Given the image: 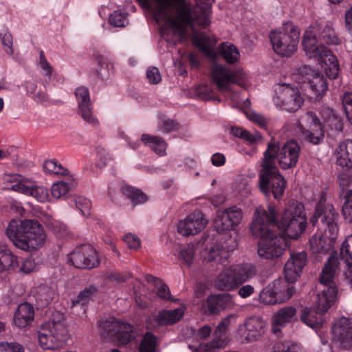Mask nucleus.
Here are the masks:
<instances>
[{"label":"nucleus","instance_id":"obj_1","mask_svg":"<svg viewBox=\"0 0 352 352\" xmlns=\"http://www.w3.org/2000/svg\"><path fill=\"white\" fill-rule=\"evenodd\" d=\"M300 153V147L296 141L289 140L280 146L278 140L271 138L263 153L258 181L259 188L266 197L272 194L275 199L280 197L286 186V181L280 174L276 160L283 169H290L296 166Z\"/></svg>","mask_w":352,"mask_h":352},{"label":"nucleus","instance_id":"obj_2","mask_svg":"<svg viewBox=\"0 0 352 352\" xmlns=\"http://www.w3.org/2000/svg\"><path fill=\"white\" fill-rule=\"evenodd\" d=\"M145 7H152L157 21H164L183 35L186 28L195 25L205 28L210 23L214 0H196L192 8L183 0H138Z\"/></svg>","mask_w":352,"mask_h":352},{"label":"nucleus","instance_id":"obj_3","mask_svg":"<svg viewBox=\"0 0 352 352\" xmlns=\"http://www.w3.org/2000/svg\"><path fill=\"white\" fill-rule=\"evenodd\" d=\"M256 217L250 226L252 234L260 238L258 254L261 258L274 259L281 256L286 250V241L280 234L271 230L270 223H276V210L269 206L267 210L256 209Z\"/></svg>","mask_w":352,"mask_h":352},{"label":"nucleus","instance_id":"obj_4","mask_svg":"<svg viewBox=\"0 0 352 352\" xmlns=\"http://www.w3.org/2000/svg\"><path fill=\"white\" fill-rule=\"evenodd\" d=\"M8 237L18 248L32 251L42 247L46 234L42 226L35 220H12L6 229Z\"/></svg>","mask_w":352,"mask_h":352},{"label":"nucleus","instance_id":"obj_5","mask_svg":"<svg viewBox=\"0 0 352 352\" xmlns=\"http://www.w3.org/2000/svg\"><path fill=\"white\" fill-rule=\"evenodd\" d=\"M338 267V258L335 255H331L324 263L320 274V283L324 288L318 293L314 306L322 312L325 313L336 300L337 289L334 278Z\"/></svg>","mask_w":352,"mask_h":352},{"label":"nucleus","instance_id":"obj_6","mask_svg":"<svg viewBox=\"0 0 352 352\" xmlns=\"http://www.w3.org/2000/svg\"><path fill=\"white\" fill-rule=\"evenodd\" d=\"M276 219L277 214L275 215ZM272 227H278L291 239H296L305 230L307 218L304 206L297 201H289L280 221L270 223Z\"/></svg>","mask_w":352,"mask_h":352},{"label":"nucleus","instance_id":"obj_7","mask_svg":"<svg viewBox=\"0 0 352 352\" xmlns=\"http://www.w3.org/2000/svg\"><path fill=\"white\" fill-rule=\"evenodd\" d=\"M300 32L292 23H287L270 35L274 51L282 56L289 57L296 52L299 42Z\"/></svg>","mask_w":352,"mask_h":352},{"label":"nucleus","instance_id":"obj_8","mask_svg":"<svg viewBox=\"0 0 352 352\" xmlns=\"http://www.w3.org/2000/svg\"><path fill=\"white\" fill-rule=\"evenodd\" d=\"M68 329L61 321H48L43 323L38 331L39 346L44 350H55L65 344Z\"/></svg>","mask_w":352,"mask_h":352},{"label":"nucleus","instance_id":"obj_9","mask_svg":"<svg viewBox=\"0 0 352 352\" xmlns=\"http://www.w3.org/2000/svg\"><path fill=\"white\" fill-rule=\"evenodd\" d=\"M101 335L111 339L118 345H125L135 338L132 325L116 319L105 320L100 327Z\"/></svg>","mask_w":352,"mask_h":352},{"label":"nucleus","instance_id":"obj_10","mask_svg":"<svg viewBox=\"0 0 352 352\" xmlns=\"http://www.w3.org/2000/svg\"><path fill=\"white\" fill-rule=\"evenodd\" d=\"M266 329L267 322L261 317L250 316L237 327L236 337L241 343H252L263 336Z\"/></svg>","mask_w":352,"mask_h":352},{"label":"nucleus","instance_id":"obj_11","mask_svg":"<svg viewBox=\"0 0 352 352\" xmlns=\"http://www.w3.org/2000/svg\"><path fill=\"white\" fill-rule=\"evenodd\" d=\"M298 76L299 82L307 83L309 85L313 94L310 97L314 100H320L328 89V85L324 77L307 65L299 68Z\"/></svg>","mask_w":352,"mask_h":352},{"label":"nucleus","instance_id":"obj_12","mask_svg":"<svg viewBox=\"0 0 352 352\" xmlns=\"http://www.w3.org/2000/svg\"><path fill=\"white\" fill-rule=\"evenodd\" d=\"M211 76L218 91L221 93L231 92V85L236 83L241 85V81L244 79V74L241 71L217 64L212 66Z\"/></svg>","mask_w":352,"mask_h":352},{"label":"nucleus","instance_id":"obj_13","mask_svg":"<svg viewBox=\"0 0 352 352\" xmlns=\"http://www.w3.org/2000/svg\"><path fill=\"white\" fill-rule=\"evenodd\" d=\"M274 98L277 105L287 111L298 110L304 102V99L296 87L289 85H277L275 88Z\"/></svg>","mask_w":352,"mask_h":352},{"label":"nucleus","instance_id":"obj_14","mask_svg":"<svg viewBox=\"0 0 352 352\" xmlns=\"http://www.w3.org/2000/svg\"><path fill=\"white\" fill-rule=\"evenodd\" d=\"M242 219V210L236 206H232L217 213L214 226L217 232L225 233L234 230Z\"/></svg>","mask_w":352,"mask_h":352},{"label":"nucleus","instance_id":"obj_15","mask_svg":"<svg viewBox=\"0 0 352 352\" xmlns=\"http://www.w3.org/2000/svg\"><path fill=\"white\" fill-rule=\"evenodd\" d=\"M72 265L77 268L92 269L99 265L96 250L90 245H82L76 248L69 258Z\"/></svg>","mask_w":352,"mask_h":352},{"label":"nucleus","instance_id":"obj_16","mask_svg":"<svg viewBox=\"0 0 352 352\" xmlns=\"http://www.w3.org/2000/svg\"><path fill=\"white\" fill-rule=\"evenodd\" d=\"M333 338L340 348L352 349V318H342L333 327Z\"/></svg>","mask_w":352,"mask_h":352},{"label":"nucleus","instance_id":"obj_17","mask_svg":"<svg viewBox=\"0 0 352 352\" xmlns=\"http://www.w3.org/2000/svg\"><path fill=\"white\" fill-rule=\"evenodd\" d=\"M207 223L200 211H194L179 221L177 230L183 236L195 235L205 228Z\"/></svg>","mask_w":352,"mask_h":352},{"label":"nucleus","instance_id":"obj_18","mask_svg":"<svg viewBox=\"0 0 352 352\" xmlns=\"http://www.w3.org/2000/svg\"><path fill=\"white\" fill-rule=\"evenodd\" d=\"M307 254L304 252L291 253L290 258L285 265V278L288 282L294 283L300 276L307 263Z\"/></svg>","mask_w":352,"mask_h":352},{"label":"nucleus","instance_id":"obj_19","mask_svg":"<svg viewBox=\"0 0 352 352\" xmlns=\"http://www.w3.org/2000/svg\"><path fill=\"white\" fill-rule=\"evenodd\" d=\"M312 120L310 129H305L302 125L298 127V133L301 139L312 144H319L323 140L324 131L323 126L315 114L312 112L307 113Z\"/></svg>","mask_w":352,"mask_h":352},{"label":"nucleus","instance_id":"obj_20","mask_svg":"<svg viewBox=\"0 0 352 352\" xmlns=\"http://www.w3.org/2000/svg\"><path fill=\"white\" fill-rule=\"evenodd\" d=\"M320 208V223L324 232L331 234V238H336L338 231L337 221L338 219V214L336 212L335 208L331 204L318 205Z\"/></svg>","mask_w":352,"mask_h":352},{"label":"nucleus","instance_id":"obj_21","mask_svg":"<svg viewBox=\"0 0 352 352\" xmlns=\"http://www.w3.org/2000/svg\"><path fill=\"white\" fill-rule=\"evenodd\" d=\"M232 304L231 295L228 293H223L210 295L207 297L204 305L210 314L217 315L221 311L231 307Z\"/></svg>","mask_w":352,"mask_h":352},{"label":"nucleus","instance_id":"obj_22","mask_svg":"<svg viewBox=\"0 0 352 352\" xmlns=\"http://www.w3.org/2000/svg\"><path fill=\"white\" fill-rule=\"evenodd\" d=\"M192 42L206 58L213 61L217 58L218 53L213 48L215 43L208 36L199 32H194L192 36Z\"/></svg>","mask_w":352,"mask_h":352},{"label":"nucleus","instance_id":"obj_23","mask_svg":"<svg viewBox=\"0 0 352 352\" xmlns=\"http://www.w3.org/2000/svg\"><path fill=\"white\" fill-rule=\"evenodd\" d=\"M34 318V309L28 302L20 304L14 316L13 322L19 329L29 327Z\"/></svg>","mask_w":352,"mask_h":352},{"label":"nucleus","instance_id":"obj_24","mask_svg":"<svg viewBox=\"0 0 352 352\" xmlns=\"http://www.w3.org/2000/svg\"><path fill=\"white\" fill-rule=\"evenodd\" d=\"M315 28L309 27L305 32L302 40V45L306 54L309 58H318L327 47L322 45H317Z\"/></svg>","mask_w":352,"mask_h":352},{"label":"nucleus","instance_id":"obj_25","mask_svg":"<svg viewBox=\"0 0 352 352\" xmlns=\"http://www.w3.org/2000/svg\"><path fill=\"white\" fill-rule=\"evenodd\" d=\"M10 189L26 195L32 196L41 203L46 202L49 199L48 190L43 186H28L22 182H19L12 185Z\"/></svg>","mask_w":352,"mask_h":352},{"label":"nucleus","instance_id":"obj_26","mask_svg":"<svg viewBox=\"0 0 352 352\" xmlns=\"http://www.w3.org/2000/svg\"><path fill=\"white\" fill-rule=\"evenodd\" d=\"M327 76L331 79H336L339 74L340 67L336 57L327 48L321 54V56L316 58Z\"/></svg>","mask_w":352,"mask_h":352},{"label":"nucleus","instance_id":"obj_27","mask_svg":"<svg viewBox=\"0 0 352 352\" xmlns=\"http://www.w3.org/2000/svg\"><path fill=\"white\" fill-rule=\"evenodd\" d=\"M336 163L342 168H352V140L341 142L336 149Z\"/></svg>","mask_w":352,"mask_h":352},{"label":"nucleus","instance_id":"obj_28","mask_svg":"<svg viewBox=\"0 0 352 352\" xmlns=\"http://www.w3.org/2000/svg\"><path fill=\"white\" fill-rule=\"evenodd\" d=\"M340 255L346 265L344 272L345 279L352 285V234L343 242Z\"/></svg>","mask_w":352,"mask_h":352},{"label":"nucleus","instance_id":"obj_29","mask_svg":"<svg viewBox=\"0 0 352 352\" xmlns=\"http://www.w3.org/2000/svg\"><path fill=\"white\" fill-rule=\"evenodd\" d=\"M230 268L239 287L253 278L256 274L255 267L250 263L232 265Z\"/></svg>","mask_w":352,"mask_h":352},{"label":"nucleus","instance_id":"obj_30","mask_svg":"<svg viewBox=\"0 0 352 352\" xmlns=\"http://www.w3.org/2000/svg\"><path fill=\"white\" fill-rule=\"evenodd\" d=\"M214 287L219 291H233L239 287L230 268L223 270L216 278Z\"/></svg>","mask_w":352,"mask_h":352},{"label":"nucleus","instance_id":"obj_31","mask_svg":"<svg viewBox=\"0 0 352 352\" xmlns=\"http://www.w3.org/2000/svg\"><path fill=\"white\" fill-rule=\"evenodd\" d=\"M324 312L320 311L316 306L311 308L305 307L301 315V320L307 326L311 328H317L324 322Z\"/></svg>","mask_w":352,"mask_h":352},{"label":"nucleus","instance_id":"obj_32","mask_svg":"<svg viewBox=\"0 0 352 352\" xmlns=\"http://www.w3.org/2000/svg\"><path fill=\"white\" fill-rule=\"evenodd\" d=\"M325 235H314L309 239L310 248L314 253H327L332 248V240L331 234L329 236Z\"/></svg>","mask_w":352,"mask_h":352},{"label":"nucleus","instance_id":"obj_33","mask_svg":"<svg viewBox=\"0 0 352 352\" xmlns=\"http://www.w3.org/2000/svg\"><path fill=\"white\" fill-rule=\"evenodd\" d=\"M184 316V311L181 308L173 310H164L160 311L155 317L156 322L160 325H170L179 321Z\"/></svg>","mask_w":352,"mask_h":352},{"label":"nucleus","instance_id":"obj_34","mask_svg":"<svg viewBox=\"0 0 352 352\" xmlns=\"http://www.w3.org/2000/svg\"><path fill=\"white\" fill-rule=\"evenodd\" d=\"M296 309L294 307H284L278 309L273 316L272 321L274 326L283 327L296 319Z\"/></svg>","mask_w":352,"mask_h":352},{"label":"nucleus","instance_id":"obj_35","mask_svg":"<svg viewBox=\"0 0 352 352\" xmlns=\"http://www.w3.org/2000/svg\"><path fill=\"white\" fill-rule=\"evenodd\" d=\"M278 285H280L279 282L275 283L273 287L267 286L263 289L258 296L260 302L267 305L282 303Z\"/></svg>","mask_w":352,"mask_h":352},{"label":"nucleus","instance_id":"obj_36","mask_svg":"<svg viewBox=\"0 0 352 352\" xmlns=\"http://www.w3.org/2000/svg\"><path fill=\"white\" fill-rule=\"evenodd\" d=\"M19 265L17 258L6 246L0 245V272L14 270Z\"/></svg>","mask_w":352,"mask_h":352},{"label":"nucleus","instance_id":"obj_37","mask_svg":"<svg viewBox=\"0 0 352 352\" xmlns=\"http://www.w3.org/2000/svg\"><path fill=\"white\" fill-rule=\"evenodd\" d=\"M238 316L235 314H228L226 317L221 319L219 323L215 328V330L213 333V336H215L219 339V341L222 343L224 342L225 344H227V336L226 332L230 324L232 322H235Z\"/></svg>","mask_w":352,"mask_h":352},{"label":"nucleus","instance_id":"obj_38","mask_svg":"<svg viewBox=\"0 0 352 352\" xmlns=\"http://www.w3.org/2000/svg\"><path fill=\"white\" fill-rule=\"evenodd\" d=\"M219 52L221 56L228 63L233 64L239 60V49L234 45L228 42L222 43L219 45Z\"/></svg>","mask_w":352,"mask_h":352},{"label":"nucleus","instance_id":"obj_39","mask_svg":"<svg viewBox=\"0 0 352 352\" xmlns=\"http://www.w3.org/2000/svg\"><path fill=\"white\" fill-rule=\"evenodd\" d=\"M141 141L145 144H148V146L159 155H164L166 153L167 144L162 138L143 134Z\"/></svg>","mask_w":352,"mask_h":352},{"label":"nucleus","instance_id":"obj_40","mask_svg":"<svg viewBox=\"0 0 352 352\" xmlns=\"http://www.w3.org/2000/svg\"><path fill=\"white\" fill-rule=\"evenodd\" d=\"M97 288L94 286H89L85 288L76 298L72 300V309L75 307H80L85 311V306L87 305L91 300L92 297L96 294Z\"/></svg>","mask_w":352,"mask_h":352},{"label":"nucleus","instance_id":"obj_41","mask_svg":"<svg viewBox=\"0 0 352 352\" xmlns=\"http://www.w3.org/2000/svg\"><path fill=\"white\" fill-rule=\"evenodd\" d=\"M121 192L131 200L133 205L145 203L148 199L147 196L140 190L129 186H122Z\"/></svg>","mask_w":352,"mask_h":352},{"label":"nucleus","instance_id":"obj_42","mask_svg":"<svg viewBox=\"0 0 352 352\" xmlns=\"http://www.w3.org/2000/svg\"><path fill=\"white\" fill-rule=\"evenodd\" d=\"M322 114L324 117L329 125L337 131H342L344 123L342 120L336 113L335 111L330 108H324Z\"/></svg>","mask_w":352,"mask_h":352},{"label":"nucleus","instance_id":"obj_43","mask_svg":"<svg viewBox=\"0 0 352 352\" xmlns=\"http://www.w3.org/2000/svg\"><path fill=\"white\" fill-rule=\"evenodd\" d=\"M222 250L221 245L218 243L207 244L200 252L203 262L209 263L218 256Z\"/></svg>","mask_w":352,"mask_h":352},{"label":"nucleus","instance_id":"obj_44","mask_svg":"<svg viewBox=\"0 0 352 352\" xmlns=\"http://www.w3.org/2000/svg\"><path fill=\"white\" fill-rule=\"evenodd\" d=\"M78 114L88 124L93 126H97L98 124V119L94 116L93 112V107L91 102L82 103L78 105Z\"/></svg>","mask_w":352,"mask_h":352},{"label":"nucleus","instance_id":"obj_45","mask_svg":"<svg viewBox=\"0 0 352 352\" xmlns=\"http://www.w3.org/2000/svg\"><path fill=\"white\" fill-rule=\"evenodd\" d=\"M226 345L224 342L221 343L219 339L214 336L211 342L200 344L198 346L189 345L188 347L192 352H216L217 349Z\"/></svg>","mask_w":352,"mask_h":352},{"label":"nucleus","instance_id":"obj_46","mask_svg":"<svg viewBox=\"0 0 352 352\" xmlns=\"http://www.w3.org/2000/svg\"><path fill=\"white\" fill-rule=\"evenodd\" d=\"M72 188V183L59 182L54 184L51 187L52 196L58 199L66 195Z\"/></svg>","mask_w":352,"mask_h":352},{"label":"nucleus","instance_id":"obj_47","mask_svg":"<svg viewBox=\"0 0 352 352\" xmlns=\"http://www.w3.org/2000/svg\"><path fill=\"white\" fill-rule=\"evenodd\" d=\"M43 169L47 173L55 175H67L69 173L67 169L53 160H46L43 164Z\"/></svg>","mask_w":352,"mask_h":352},{"label":"nucleus","instance_id":"obj_48","mask_svg":"<svg viewBox=\"0 0 352 352\" xmlns=\"http://www.w3.org/2000/svg\"><path fill=\"white\" fill-rule=\"evenodd\" d=\"M156 337L151 333H147L144 336L140 346V352H155Z\"/></svg>","mask_w":352,"mask_h":352},{"label":"nucleus","instance_id":"obj_49","mask_svg":"<svg viewBox=\"0 0 352 352\" xmlns=\"http://www.w3.org/2000/svg\"><path fill=\"white\" fill-rule=\"evenodd\" d=\"M54 296V292L50 287L43 286L39 289L36 299L41 301V306L44 307L50 304L53 300Z\"/></svg>","mask_w":352,"mask_h":352},{"label":"nucleus","instance_id":"obj_50","mask_svg":"<svg viewBox=\"0 0 352 352\" xmlns=\"http://www.w3.org/2000/svg\"><path fill=\"white\" fill-rule=\"evenodd\" d=\"M345 201L342 207V214L346 220L352 222V190L346 191Z\"/></svg>","mask_w":352,"mask_h":352},{"label":"nucleus","instance_id":"obj_51","mask_svg":"<svg viewBox=\"0 0 352 352\" xmlns=\"http://www.w3.org/2000/svg\"><path fill=\"white\" fill-rule=\"evenodd\" d=\"M320 39L328 45H337L339 43V39L336 32L329 26L325 27L322 31Z\"/></svg>","mask_w":352,"mask_h":352},{"label":"nucleus","instance_id":"obj_52","mask_svg":"<svg viewBox=\"0 0 352 352\" xmlns=\"http://www.w3.org/2000/svg\"><path fill=\"white\" fill-rule=\"evenodd\" d=\"M179 127L180 125L176 120L169 118H162L158 130L164 133H168L178 130Z\"/></svg>","mask_w":352,"mask_h":352},{"label":"nucleus","instance_id":"obj_53","mask_svg":"<svg viewBox=\"0 0 352 352\" xmlns=\"http://www.w3.org/2000/svg\"><path fill=\"white\" fill-rule=\"evenodd\" d=\"M109 22L116 27H124L127 22L126 14L120 10L114 11L109 16Z\"/></svg>","mask_w":352,"mask_h":352},{"label":"nucleus","instance_id":"obj_54","mask_svg":"<svg viewBox=\"0 0 352 352\" xmlns=\"http://www.w3.org/2000/svg\"><path fill=\"white\" fill-rule=\"evenodd\" d=\"M76 207L84 216H89L90 214L91 202L90 201L83 197H78L74 199Z\"/></svg>","mask_w":352,"mask_h":352},{"label":"nucleus","instance_id":"obj_55","mask_svg":"<svg viewBox=\"0 0 352 352\" xmlns=\"http://www.w3.org/2000/svg\"><path fill=\"white\" fill-rule=\"evenodd\" d=\"M342 102L346 118L352 124V93H345L342 98Z\"/></svg>","mask_w":352,"mask_h":352},{"label":"nucleus","instance_id":"obj_56","mask_svg":"<svg viewBox=\"0 0 352 352\" xmlns=\"http://www.w3.org/2000/svg\"><path fill=\"white\" fill-rule=\"evenodd\" d=\"M195 247L192 244H188L186 247L182 249L180 252V256L182 260L190 266L194 258Z\"/></svg>","mask_w":352,"mask_h":352},{"label":"nucleus","instance_id":"obj_57","mask_svg":"<svg viewBox=\"0 0 352 352\" xmlns=\"http://www.w3.org/2000/svg\"><path fill=\"white\" fill-rule=\"evenodd\" d=\"M75 96L78 105L91 102L89 89L86 87L81 86L78 87L75 91Z\"/></svg>","mask_w":352,"mask_h":352},{"label":"nucleus","instance_id":"obj_58","mask_svg":"<svg viewBox=\"0 0 352 352\" xmlns=\"http://www.w3.org/2000/svg\"><path fill=\"white\" fill-rule=\"evenodd\" d=\"M195 94L200 99L209 100L212 98V89L206 85H200L195 88Z\"/></svg>","mask_w":352,"mask_h":352},{"label":"nucleus","instance_id":"obj_59","mask_svg":"<svg viewBox=\"0 0 352 352\" xmlns=\"http://www.w3.org/2000/svg\"><path fill=\"white\" fill-rule=\"evenodd\" d=\"M97 154L98 157V166L99 167H104L107 166L110 161L114 160L113 156L102 148L98 149Z\"/></svg>","mask_w":352,"mask_h":352},{"label":"nucleus","instance_id":"obj_60","mask_svg":"<svg viewBox=\"0 0 352 352\" xmlns=\"http://www.w3.org/2000/svg\"><path fill=\"white\" fill-rule=\"evenodd\" d=\"M291 282H288L285 285L284 284L283 288L282 289L281 287H278L279 288V296L280 297L282 302H284L288 300H289L293 294L295 293V289L292 285H290Z\"/></svg>","mask_w":352,"mask_h":352},{"label":"nucleus","instance_id":"obj_61","mask_svg":"<svg viewBox=\"0 0 352 352\" xmlns=\"http://www.w3.org/2000/svg\"><path fill=\"white\" fill-rule=\"evenodd\" d=\"M0 352H24V349L16 342H4L0 343Z\"/></svg>","mask_w":352,"mask_h":352},{"label":"nucleus","instance_id":"obj_62","mask_svg":"<svg viewBox=\"0 0 352 352\" xmlns=\"http://www.w3.org/2000/svg\"><path fill=\"white\" fill-rule=\"evenodd\" d=\"M146 78L151 84H157L162 80L161 74L157 67H151L147 69Z\"/></svg>","mask_w":352,"mask_h":352},{"label":"nucleus","instance_id":"obj_63","mask_svg":"<svg viewBox=\"0 0 352 352\" xmlns=\"http://www.w3.org/2000/svg\"><path fill=\"white\" fill-rule=\"evenodd\" d=\"M2 43L4 46L5 52L8 54H13V38L12 36L8 32H6L1 37Z\"/></svg>","mask_w":352,"mask_h":352},{"label":"nucleus","instance_id":"obj_64","mask_svg":"<svg viewBox=\"0 0 352 352\" xmlns=\"http://www.w3.org/2000/svg\"><path fill=\"white\" fill-rule=\"evenodd\" d=\"M274 352H300V349L296 344L286 345L278 342L274 346Z\"/></svg>","mask_w":352,"mask_h":352}]
</instances>
